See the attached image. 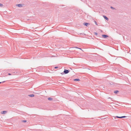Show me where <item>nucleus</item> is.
<instances>
[{"mask_svg":"<svg viewBox=\"0 0 131 131\" xmlns=\"http://www.w3.org/2000/svg\"><path fill=\"white\" fill-rule=\"evenodd\" d=\"M69 70H67L66 69H64L63 72L65 74H66L68 73L70 71Z\"/></svg>","mask_w":131,"mask_h":131,"instance_id":"f257e3e1","label":"nucleus"},{"mask_svg":"<svg viewBox=\"0 0 131 131\" xmlns=\"http://www.w3.org/2000/svg\"><path fill=\"white\" fill-rule=\"evenodd\" d=\"M102 37L104 38H106L108 37V36L106 35H102Z\"/></svg>","mask_w":131,"mask_h":131,"instance_id":"f03ea898","label":"nucleus"},{"mask_svg":"<svg viewBox=\"0 0 131 131\" xmlns=\"http://www.w3.org/2000/svg\"><path fill=\"white\" fill-rule=\"evenodd\" d=\"M17 6H18L19 7H21L23 6V4H17L16 5Z\"/></svg>","mask_w":131,"mask_h":131,"instance_id":"7ed1b4c3","label":"nucleus"},{"mask_svg":"<svg viewBox=\"0 0 131 131\" xmlns=\"http://www.w3.org/2000/svg\"><path fill=\"white\" fill-rule=\"evenodd\" d=\"M83 24L84 25L86 26H88V25H90V24L89 23H83Z\"/></svg>","mask_w":131,"mask_h":131,"instance_id":"20e7f679","label":"nucleus"},{"mask_svg":"<svg viewBox=\"0 0 131 131\" xmlns=\"http://www.w3.org/2000/svg\"><path fill=\"white\" fill-rule=\"evenodd\" d=\"M103 16L104 18L106 19V20H108V18L106 16L103 15Z\"/></svg>","mask_w":131,"mask_h":131,"instance_id":"39448f33","label":"nucleus"},{"mask_svg":"<svg viewBox=\"0 0 131 131\" xmlns=\"http://www.w3.org/2000/svg\"><path fill=\"white\" fill-rule=\"evenodd\" d=\"M7 112V111H3L1 113L2 114H5Z\"/></svg>","mask_w":131,"mask_h":131,"instance_id":"423d86ee","label":"nucleus"},{"mask_svg":"<svg viewBox=\"0 0 131 131\" xmlns=\"http://www.w3.org/2000/svg\"><path fill=\"white\" fill-rule=\"evenodd\" d=\"M28 96L31 97H33L34 96V94H31L28 95Z\"/></svg>","mask_w":131,"mask_h":131,"instance_id":"0eeeda50","label":"nucleus"},{"mask_svg":"<svg viewBox=\"0 0 131 131\" xmlns=\"http://www.w3.org/2000/svg\"><path fill=\"white\" fill-rule=\"evenodd\" d=\"M80 79H74V81H80Z\"/></svg>","mask_w":131,"mask_h":131,"instance_id":"6e6552de","label":"nucleus"},{"mask_svg":"<svg viewBox=\"0 0 131 131\" xmlns=\"http://www.w3.org/2000/svg\"><path fill=\"white\" fill-rule=\"evenodd\" d=\"M48 100H49L51 101L53 100V99L51 97H49L48 98Z\"/></svg>","mask_w":131,"mask_h":131,"instance_id":"1a4fd4ad","label":"nucleus"},{"mask_svg":"<svg viewBox=\"0 0 131 131\" xmlns=\"http://www.w3.org/2000/svg\"><path fill=\"white\" fill-rule=\"evenodd\" d=\"M118 92L119 91H118L116 90L114 91V92L115 94H117Z\"/></svg>","mask_w":131,"mask_h":131,"instance_id":"9d476101","label":"nucleus"},{"mask_svg":"<svg viewBox=\"0 0 131 131\" xmlns=\"http://www.w3.org/2000/svg\"><path fill=\"white\" fill-rule=\"evenodd\" d=\"M115 118H122V116L121 117H119V116H116L115 117Z\"/></svg>","mask_w":131,"mask_h":131,"instance_id":"9b49d317","label":"nucleus"},{"mask_svg":"<svg viewBox=\"0 0 131 131\" xmlns=\"http://www.w3.org/2000/svg\"><path fill=\"white\" fill-rule=\"evenodd\" d=\"M3 5V4L1 3H0V7H2Z\"/></svg>","mask_w":131,"mask_h":131,"instance_id":"f8f14e48","label":"nucleus"},{"mask_svg":"<svg viewBox=\"0 0 131 131\" xmlns=\"http://www.w3.org/2000/svg\"><path fill=\"white\" fill-rule=\"evenodd\" d=\"M111 9H115V8H114L113 7H112V6L111 7Z\"/></svg>","mask_w":131,"mask_h":131,"instance_id":"ddd939ff","label":"nucleus"},{"mask_svg":"<svg viewBox=\"0 0 131 131\" xmlns=\"http://www.w3.org/2000/svg\"><path fill=\"white\" fill-rule=\"evenodd\" d=\"M94 22H95V24H96V25H98L97 23V22H96V21H94Z\"/></svg>","mask_w":131,"mask_h":131,"instance_id":"4468645a","label":"nucleus"},{"mask_svg":"<svg viewBox=\"0 0 131 131\" xmlns=\"http://www.w3.org/2000/svg\"><path fill=\"white\" fill-rule=\"evenodd\" d=\"M23 122H27L26 120H23L22 121Z\"/></svg>","mask_w":131,"mask_h":131,"instance_id":"2eb2a0df","label":"nucleus"},{"mask_svg":"<svg viewBox=\"0 0 131 131\" xmlns=\"http://www.w3.org/2000/svg\"><path fill=\"white\" fill-rule=\"evenodd\" d=\"M94 34L95 35H97V32H94Z\"/></svg>","mask_w":131,"mask_h":131,"instance_id":"dca6fc26","label":"nucleus"},{"mask_svg":"<svg viewBox=\"0 0 131 131\" xmlns=\"http://www.w3.org/2000/svg\"><path fill=\"white\" fill-rule=\"evenodd\" d=\"M76 48H78V49H81V48H79L78 47H75Z\"/></svg>","mask_w":131,"mask_h":131,"instance_id":"f3484780","label":"nucleus"},{"mask_svg":"<svg viewBox=\"0 0 131 131\" xmlns=\"http://www.w3.org/2000/svg\"><path fill=\"white\" fill-rule=\"evenodd\" d=\"M126 117L125 116H122V118H125Z\"/></svg>","mask_w":131,"mask_h":131,"instance_id":"a211bd4d","label":"nucleus"},{"mask_svg":"<svg viewBox=\"0 0 131 131\" xmlns=\"http://www.w3.org/2000/svg\"><path fill=\"white\" fill-rule=\"evenodd\" d=\"M58 67H54V68L55 69H57V68H58Z\"/></svg>","mask_w":131,"mask_h":131,"instance_id":"6ab92c4d","label":"nucleus"},{"mask_svg":"<svg viewBox=\"0 0 131 131\" xmlns=\"http://www.w3.org/2000/svg\"><path fill=\"white\" fill-rule=\"evenodd\" d=\"M5 81H3V82H0V84L1 83H3Z\"/></svg>","mask_w":131,"mask_h":131,"instance_id":"aec40b11","label":"nucleus"},{"mask_svg":"<svg viewBox=\"0 0 131 131\" xmlns=\"http://www.w3.org/2000/svg\"><path fill=\"white\" fill-rule=\"evenodd\" d=\"M110 84H111V85H113V82H111V83H110Z\"/></svg>","mask_w":131,"mask_h":131,"instance_id":"412c9836","label":"nucleus"},{"mask_svg":"<svg viewBox=\"0 0 131 131\" xmlns=\"http://www.w3.org/2000/svg\"><path fill=\"white\" fill-rule=\"evenodd\" d=\"M8 75H11V74L10 73H8Z\"/></svg>","mask_w":131,"mask_h":131,"instance_id":"4be33fe9","label":"nucleus"},{"mask_svg":"<svg viewBox=\"0 0 131 131\" xmlns=\"http://www.w3.org/2000/svg\"><path fill=\"white\" fill-rule=\"evenodd\" d=\"M108 99H111L112 98H110V97H109Z\"/></svg>","mask_w":131,"mask_h":131,"instance_id":"5701e85b","label":"nucleus"}]
</instances>
